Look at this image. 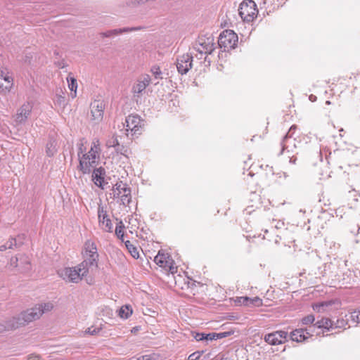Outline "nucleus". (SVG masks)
Here are the masks:
<instances>
[{
	"label": "nucleus",
	"mask_w": 360,
	"mask_h": 360,
	"mask_svg": "<svg viewBox=\"0 0 360 360\" xmlns=\"http://www.w3.org/2000/svg\"><path fill=\"white\" fill-rule=\"evenodd\" d=\"M84 257V261L79 265L58 270L59 276L66 282L77 283L91 269L97 267L98 254L96 245L94 242L87 240L85 243Z\"/></svg>",
	"instance_id": "f257e3e1"
},
{
	"label": "nucleus",
	"mask_w": 360,
	"mask_h": 360,
	"mask_svg": "<svg viewBox=\"0 0 360 360\" xmlns=\"http://www.w3.org/2000/svg\"><path fill=\"white\" fill-rule=\"evenodd\" d=\"M101 152L100 143L98 139H94L91 146L90 150L82 155H79L78 169L82 174H89L91 169L96 166L99 159Z\"/></svg>",
	"instance_id": "f03ea898"
},
{
	"label": "nucleus",
	"mask_w": 360,
	"mask_h": 360,
	"mask_svg": "<svg viewBox=\"0 0 360 360\" xmlns=\"http://www.w3.org/2000/svg\"><path fill=\"white\" fill-rule=\"evenodd\" d=\"M40 311L37 309L36 306L29 309L20 314L18 317H13L12 320L6 323L5 328L6 330H12L18 328L22 325L28 323L32 321L39 319Z\"/></svg>",
	"instance_id": "7ed1b4c3"
},
{
	"label": "nucleus",
	"mask_w": 360,
	"mask_h": 360,
	"mask_svg": "<svg viewBox=\"0 0 360 360\" xmlns=\"http://www.w3.org/2000/svg\"><path fill=\"white\" fill-rule=\"evenodd\" d=\"M193 50L196 52L195 56L198 60L202 59L205 56L204 60L206 61L207 55L214 50V38L212 36L199 37L193 45Z\"/></svg>",
	"instance_id": "20e7f679"
},
{
	"label": "nucleus",
	"mask_w": 360,
	"mask_h": 360,
	"mask_svg": "<svg viewBox=\"0 0 360 360\" xmlns=\"http://www.w3.org/2000/svg\"><path fill=\"white\" fill-rule=\"evenodd\" d=\"M297 129L295 125H292L288 130V133L283 138L281 142V152L279 155H282L283 153H288L289 155L297 153L296 152V149L297 148V144L300 143L299 141H297L294 136V133Z\"/></svg>",
	"instance_id": "39448f33"
},
{
	"label": "nucleus",
	"mask_w": 360,
	"mask_h": 360,
	"mask_svg": "<svg viewBox=\"0 0 360 360\" xmlns=\"http://www.w3.org/2000/svg\"><path fill=\"white\" fill-rule=\"evenodd\" d=\"M238 13L244 22H250L257 16L258 10L252 0L243 1L239 6Z\"/></svg>",
	"instance_id": "423d86ee"
},
{
	"label": "nucleus",
	"mask_w": 360,
	"mask_h": 360,
	"mask_svg": "<svg viewBox=\"0 0 360 360\" xmlns=\"http://www.w3.org/2000/svg\"><path fill=\"white\" fill-rule=\"evenodd\" d=\"M238 42V36L232 30H224L219 35L218 39V44L220 48H223L224 51L234 49Z\"/></svg>",
	"instance_id": "0eeeda50"
},
{
	"label": "nucleus",
	"mask_w": 360,
	"mask_h": 360,
	"mask_svg": "<svg viewBox=\"0 0 360 360\" xmlns=\"http://www.w3.org/2000/svg\"><path fill=\"white\" fill-rule=\"evenodd\" d=\"M126 130L131 135H139L142 132L143 120L137 115H130L125 119Z\"/></svg>",
	"instance_id": "6e6552de"
},
{
	"label": "nucleus",
	"mask_w": 360,
	"mask_h": 360,
	"mask_svg": "<svg viewBox=\"0 0 360 360\" xmlns=\"http://www.w3.org/2000/svg\"><path fill=\"white\" fill-rule=\"evenodd\" d=\"M154 262L160 267L163 268L166 271L174 274L176 271V266L174 265V262L172 258L167 254L160 253L155 257Z\"/></svg>",
	"instance_id": "1a4fd4ad"
},
{
	"label": "nucleus",
	"mask_w": 360,
	"mask_h": 360,
	"mask_svg": "<svg viewBox=\"0 0 360 360\" xmlns=\"http://www.w3.org/2000/svg\"><path fill=\"white\" fill-rule=\"evenodd\" d=\"M13 86V77L12 74L6 68L0 70V92L6 94L9 92Z\"/></svg>",
	"instance_id": "9d476101"
},
{
	"label": "nucleus",
	"mask_w": 360,
	"mask_h": 360,
	"mask_svg": "<svg viewBox=\"0 0 360 360\" xmlns=\"http://www.w3.org/2000/svg\"><path fill=\"white\" fill-rule=\"evenodd\" d=\"M193 58V53H186L177 58L176 68L181 75L186 74L192 68Z\"/></svg>",
	"instance_id": "9b49d317"
},
{
	"label": "nucleus",
	"mask_w": 360,
	"mask_h": 360,
	"mask_svg": "<svg viewBox=\"0 0 360 360\" xmlns=\"http://www.w3.org/2000/svg\"><path fill=\"white\" fill-rule=\"evenodd\" d=\"M98 217L99 226L106 232H112V224L110 219L108 217L106 210L101 205L98 207Z\"/></svg>",
	"instance_id": "f8f14e48"
},
{
	"label": "nucleus",
	"mask_w": 360,
	"mask_h": 360,
	"mask_svg": "<svg viewBox=\"0 0 360 360\" xmlns=\"http://www.w3.org/2000/svg\"><path fill=\"white\" fill-rule=\"evenodd\" d=\"M288 333L283 330L275 331L266 334L264 336V340L271 345H278L283 344L287 339Z\"/></svg>",
	"instance_id": "ddd939ff"
},
{
	"label": "nucleus",
	"mask_w": 360,
	"mask_h": 360,
	"mask_svg": "<svg viewBox=\"0 0 360 360\" xmlns=\"http://www.w3.org/2000/svg\"><path fill=\"white\" fill-rule=\"evenodd\" d=\"M150 83V77L148 75H144L140 77L136 83L132 86L131 91L134 96H139L141 94Z\"/></svg>",
	"instance_id": "4468645a"
},
{
	"label": "nucleus",
	"mask_w": 360,
	"mask_h": 360,
	"mask_svg": "<svg viewBox=\"0 0 360 360\" xmlns=\"http://www.w3.org/2000/svg\"><path fill=\"white\" fill-rule=\"evenodd\" d=\"M32 105L30 103H24L18 110L15 115V122L18 124H23L26 122L30 115Z\"/></svg>",
	"instance_id": "2eb2a0df"
},
{
	"label": "nucleus",
	"mask_w": 360,
	"mask_h": 360,
	"mask_svg": "<svg viewBox=\"0 0 360 360\" xmlns=\"http://www.w3.org/2000/svg\"><path fill=\"white\" fill-rule=\"evenodd\" d=\"M105 105L103 101H94L91 104V113L92 119L96 122H99L103 119Z\"/></svg>",
	"instance_id": "dca6fc26"
},
{
	"label": "nucleus",
	"mask_w": 360,
	"mask_h": 360,
	"mask_svg": "<svg viewBox=\"0 0 360 360\" xmlns=\"http://www.w3.org/2000/svg\"><path fill=\"white\" fill-rule=\"evenodd\" d=\"M105 170L104 168L100 167L98 168L94 169L92 172V180L96 186L101 188V189H104V186L106 182H105Z\"/></svg>",
	"instance_id": "f3484780"
},
{
	"label": "nucleus",
	"mask_w": 360,
	"mask_h": 360,
	"mask_svg": "<svg viewBox=\"0 0 360 360\" xmlns=\"http://www.w3.org/2000/svg\"><path fill=\"white\" fill-rule=\"evenodd\" d=\"M130 189V187H129L126 183L121 181L117 182L112 188L113 198L115 199L119 198L120 197H123L124 194H129V191Z\"/></svg>",
	"instance_id": "a211bd4d"
},
{
	"label": "nucleus",
	"mask_w": 360,
	"mask_h": 360,
	"mask_svg": "<svg viewBox=\"0 0 360 360\" xmlns=\"http://www.w3.org/2000/svg\"><path fill=\"white\" fill-rule=\"evenodd\" d=\"M311 336V335L307 331V329L302 328L296 329L292 331L290 333L291 340L297 342H302Z\"/></svg>",
	"instance_id": "6ab92c4d"
},
{
	"label": "nucleus",
	"mask_w": 360,
	"mask_h": 360,
	"mask_svg": "<svg viewBox=\"0 0 360 360\" xmlns=\"http://www.w3.org/2000/svg\"><path fill=\"white\" fill-rule=\"evenodd\" d=\"M334 304L333 300L323 301L315 303L312 305V309L319 313L325 312L328 310V307Z\"/></svg>",
	"instance_id": "aec40b11"
},
{
	"label": "nucleus",
	"mask_w": 360,
	"mask_h": 360,
	"mask_svg": "<svg viewBox=\"0 0 360 360\" xmlns=\"http://www.w3.org/2000/svg\"><path fill=\"white\" fill-rule=\"evenodd\" d=\"M136 30H138L137 27H124V28H119V29H114V30H108L107 32L101 33V34L104 37H110L113 35H117V34H122L123 32L134 31Z\"/></svg>",
	"instance_id": "412c9836"
},
{
	"label": "nucleus",
	"mask_w": 360,
	"mask_h": 360,
	"mask_svg": "<svg viewBox=\"0 0 360 360\" xmlns=\"http://www.w3.org/2000/svg\"><path fill=\"white\" fill-rule=\"evenodd\" d=\"M19 259L22 262V261L25 262V266H23V269L22 271H24L28 270L30 269V262L27 260V257L23 256V255H21L20 257H12L10 261V265L13 267H18V262Z\"/></svg>",
	"instance_id": "4be33fe9"
},
{
	"label": "nucleus",
	"mask_w": 360,
	"mask_h": 360,
	"mask_svg": "<svg viewBox=\"0 0 360 360\" xmlns=\"http://www.w3.org/2000/svg\"><path fill=\"white\" fill-rule=\"evenodd\" d=\"M314 326H316L318 328H324L330 330V329L333 328V322L328 318H322L316 322Z\"/></svg>",
	"instance_id": "5701e85b"
},
{
	"label": "nucleus",
	"mask_w": 360,
	"mask_h": 360,
	"mask_svg": "<svg viewBox=\"0 0 360 360\" xmlns=\"http://www.w3.org/2000/svg\"><path fill=\"white\" fill-rule=\"evenodd\" d=\"M125 246L131 255L134 258H139V252L136 247H135L129 240H126L124 242Z\"/></svg>",
	"instance_id": "b1692460"
},
{
	"label": "nucleus",
	"mask_w": 360,
	"mask_h": 360,
	"mask_svg": "<svg viewBox=\"0 0 360 360\" xmlns=\"http://www.w3.org/2000/svg\"><path fill=\"white\" fill-rule=\"evenodd\" d=\"M37 309L40 311V316L46 312L50 311L53 308V304L51 302L41 303L36 305Z\"/></svg>",
	"instance_id": "393cba45"
},
{
	"label": "nucleus",
	"mask_w": 360,
	"mask_h": 360,
	"mask_svg": "<svg viewBox=\"0 0 360 360\" xmlns=\"http://www.w3.org/2000/svg\"><path fill=\"white\" fill-rule=\"evenodd\" d=\"M132 314L131 308L128 305L122 306L118 311L119 316L122 319H127Z\"/></svg>",
	"instance_id": "a878e982"
},
{
	"label": "nucleus",
	"mask_w": 360,
	"mask_h": 360,
	"mask_svg": "<svg viewBox=\"0 0 360 360\" xmlns=\"http://www.w3.org/2000/svg\"><path fill=\"white\" fill-rule=\"evenodd\" d=\"M106 146L108 148L113 147V148H116L115 149L116 150H120V143H119L117 136L114 134V135H112V137L108 139V141H106Z\"/></svg>",
	"instance_id": "bb28decb"
},
{
	"label": "nucleus",
	"mask_w": 360,
	"mask_h": 360,
	"mask_svg": "<svg viewBox=\"0 0 360 360\" xmlns=\"http://www.w3.org/2000/svg\"><path fill=\"white\" fill-rule=\"evenodd\" d=\"M124 226L122 221H120L115 227V234L120 240L124 243L125 240L124 239Z\"/></svg>",
	"instance_id": "cd10ccee"
},
{
	"label": "nucleus",
	"mask_w": 360,
	"mask_h": 360,
	"mask_svg": "<svg viewBox=\"0 0 360 360\" xmlns=\"http://www.w3.org/2000/svg\"><path fill=\"white\" fill-rule=\"evenodd\" d=\"M68 87L70 90L72 92L74 91V94H72V97L74 98L76 96V91L77 88V82L76 79L74 77H70V80L68 79Z\"/></svg>",
	"instance_id": "c85d7f7f"
},
{
	"label": "nucleus",
	"mask_w": 360,
	"mask_h": 360,
	"mask_svg": "<svg viewBox=\"0 0 360 360\" xmlns=\"http://www.w3.org/2000/svg\"><path fill=\"white\" fill-rule=\"evenodd\" d=\"M56 152V147L54 146V143L51 141H49L46 143V153L49 157L53 156Z\"/></svg>",
	"instance_id": "c756f323"
},
{
	"label": "nucleus",
	"mask_w": 360,
	"mask_h": 360,
	"mask_svg": "<svg viewBox=\"0 0 360 360\" xmlns=\"http://www.w3.org/2000/svg\"><path fill=\"white\" fill-rule=\"evenodd\" d=\"M131 189L129 191V194L125 193L123 195V197H120L118 199L120 200L121 204H122L124 206L129 205V203L131 201Z\"/></svg>",
	"instance_id": "7c9ffc66"
},
{
	"label": "nucleus",
	"mask_w": 360,
	"mask_h": 360,
	"mask_svg": "<svg viewBox=\"0 0 360 360\" xmlns=\"http://www.w3.org/2000/svg\"><path fill=\"white\" fill-rule=\"evenodd\" d=\"M248 307H260L262 305V300L259 297H255L253 298H250L248 297Z\"/></svg>",
	"instance_id": "2f4dec72"
},
{
	"label": "nucleus",
	"mask_w": 360,
	"mask_h": 360,
	"mask_svg": "<svg viewBox=\"0 0 360 360\" xmlns=\"http://www.w3.org/2000/svg\"><path fill=\"white\" fill-rule=\"evenodd\" d=\"M8 245V249H14L18 248L22 244V242H18V240L15 238H11L6 243Z\"/></svg>",
	"instance_id": "473e14b6"
},
{
	"label": "nucleus",
	"mask_w": 360,
	"mask_h": 360,
	"mask_svg": "<svg viewBox=\"0 0 360 360\" xmlns=\"http://www.w3.org/2000/svg\"><path fill=\"white\" fill-rule=\"evenodd\" d=\"M151 73L154 75L156 79H161L162 71L159 66L154 65L150 69Z\"/></svg>",
	"instance_id": "72a5a7b5"
},
{
	"label": "nucleus",
	"mask_w": 360,
	"mask_h": 360,
	"mask_svg": "<svg viewBox=\"0 0 360 360\" xmlns=\"http://www.w3.org/2000/svg\"><path fill=\"white\" fill-rule=\"evenodd\" d=\"M314 321H315L314 316L312 315V314H309V315L304 317L302 319V323L304 325H308V324H310V323H313Z\"/></svg>",
	"instance_id": "f704fd0d"
},
{
	"label": "nucleus",
	"mask_w": 360,
	"mask_h": 360,
	"mask_svg": "<svg viewBox=\"0 0 360 360\" xmlns=\"http://www.w3.org/2000/svg\"><path fill=\"white\" fill-rule=\"evenodd\" d=\"M236 302L239 305L247 306L248 304V297H236Z\"/></svg>",
	"instance_id": "c9c22d12"
},
{
	"label": "nucleus",
	"mask_w": 360,
	"mask_h": 360,
	"mask_svg": "<svg viewBox=\"0 0 360 360\" xmlns=\"http://www.w3.org/2000/svg\"><path fill=\"white\" fill-rule=\"evenodd\" d=\"M351 319L354 322L360 323V309L351 313Z\"/></svg>",
	"instance_id": "e433bc0d"
},
{
	"label": "nucleus",
	"mask_w": 360,
	"mask_h": 360,
	"mask_svg": "<svg viewBox=\"0 0 360 360\" xmlns=\"http://www.w3.org/2000/svg\"><path fill=\"white\" fill-rule=\"evenodd\" d=\"M203 351L195 352L188 356V360H198L203 354Z\"/></svg>",
	"instance_id": "4c0bfd02"
},
{
	"label": "nucleus",
	"mask_w": 360,
	"mask_h": 360,
	"mask_svg": "<svg viewBox=\"0 0 360 360\" xmlns=\"http://www.w3.org/2000/svg\"><path fill=\"white\" fill-rule=\"evenodd\" d=\"M84 153H87L86 152V147L84 146V143L82 142L79 143L78 144V153H77V156L79 157V155H82Z\"/></svg>",
	"instance_id": "58836bf2"
},
{
	"label": "nucleus",
	"mask_w": 360,
	"mask_h": 360,
	"mask_svg": "<svg viewBox=\"0 0 360 360\" xmlns=\"http://www.w3.org/2000/svg\"><path fill=\"white\" fill-rule=\"evenodd\" d=\"M193 338L197 341H202V340H205V338H206L205 333H195V334L193 335Z\"/></svg>",
	"instance_id": "ea45409f"
},
{
	"label": "nucleus",
	"mask_w": 360,
	"mask_h": 360,
	"mask_svg": "<svg viewBox=\"0 0 360 360\" xmlns=\"http://www.w3.org/2000/svg\"><path fill=\"white\" fill-rule=\"evenodd\" d=\"M116 151L117 153H120V154L124 155L125 158H127V159L128 158L127 155H126L127 150L124 146L120 145V150H116Z\"/></svg>",
	"instance_id": "a19ab883"
},
{
	"label": "nucleus",
	"mask_w": 360,
	"mask_h": 360,
	"mask_svg": "<svg viewBox=\"0 0 360 360\" xmlns=\"http://www.w3.org/2000/svg\"><path fill=\"white\" fill-rule=\"evenodd\" d=\"M136 360H155V359L150 354H146L136 358Z\"/></svg>",
	"instance_id": "79ce46f5"
},
{
	"label": "nucleus",
	"mask_w": 360,
	"mask_h": 360,
	"mask_svg": "<svg viewBox=\"0 0 360 360\" xmlns=\"http://www.w3.org/2000/svg\"><path fill=\"white\" fill-rule=\"evenodd\" d=\"M230 334H231V333H229V332L215 333L217 340L223 338H226V337L229 336Z\"/></svg>",
	"instance_id": "37998d69"
},
{
	"label": "nucleus",
	"mask_w": 360,
	"mask_h": 360,
	"mask_svg": "<svg viewBox=\"0 0 360 360\" xmlns=\"http://www.w3.org/2000/svg\"><path fill=\"white\" fill-rule=\"evenodd\" d=\"M56 103L59 105L63 104L65 103V97L60 95H56Z\"/></svg>",
	"instance_id": "c03bdc74"
},
{
	"label": "nucleus",
	"mask_w": 360,
	"mask_h": 360,
	"mask_svg": "<svg viewBox=\"0 0 360 360\" xmlns=\"http://www.w3.org/2000/svg\"><path fill=\"white\" fill-rule=\"evenodd\" d=\"M205 340H217L215 333H208L205 334Z\"/></svg>",
	"instance_id": "a18cd8bd"
},
{
	"label": "nucleus",
	"mask_w": 360,
	"mask_h": 360,
	"mask_svg": "<svg viewBox=\"0 0 360 360\" xmlns=\"http://www.w3.org/2000/svg\"><path fill=\"white\" fill-rule=\"evenodd\" d=\"M344 325H345V321L344 320H341V321L338 320L337 323H335V328H341Z\"/></svg>",
	"instance_id": "49530a36"
},
{
	"label": "nucleus",
	"mask_w": 360,
	"mask_h": 360,
	"mask_svg": "<svg viewBox=\"0 0 360 360\" xmlns=\"http://www.w3.org/2000/svg\"><path fill=\"white\" fill-rule=\"evenodd\" d=\"M323 154L326 156V159L328 160L327 150L326 149H321L320 150V157H321V161H322V157H323Z\"/></svg>",
	"instance_id": "de8ad7c7"
},
{
	"label": "nucleus",
	"mask_w": 360,
	"mask_h": 360,
	"mask_svg": "<svg viewBox=\"0 0 360 360\" xmlns=\"http://www.w3.org/2000/svg\"><path fill=\"white\" fill-rule=\"evenodd\" d=\"M98 332V330H96V328L92 329L91 328H89L86 330V333L91 334V335H95Z\"/></svg>",
	"instance_id": "09e8293b"
},
{
	"label": "nucleus",
	"mask_w": 360,
	"mask_h": 360,
	"mask_svg": "<svg viewBox=\"0 0 360 360\" xmlns=\"http://www.w3.org/2000/svg\"><path fill=\"white\" fill-rule=\"evenodd\" d=\"M27 360H40V359L39 356L32 354L28 356Z\"/></svg>",
	"instance_id": "8fccbe9b"
},
{
	"label": "nucleus",
	"mask_w": 360,
	"mask_h": 360,
	"mask_svg": "<svg viewBox=\"0 0 360 360\" xmlns=\"http://www.w3.org/2000/svg\"><path fill=\"white\" fill-rule=\"evenodd\" d=\"M288 157L290 158V162L292 163V164H295L296 160H297L296 157H295L294 155H292V156L289 155Z\"/></svg>",
	"instance_id": "3c124183"
},
{
	"label": "nucleus",
	"mask_w": 360,
	"mask_h": 360,
	"mask_svg": "<svg viewBox=\"0 0 360 360\" xmlns=\"http://www.w3.org/2000/svg\"><path fill=\"white\" fill-rule=\"evenodd\" d=\"M8 249V245L6 244L1 245L0 246V251L3 252Z\"/></svg>",
	"instance_id": "603ef678"
},
{
	"label": "nucleus",
	"mask_w": 360,
	"mask_h": 360,
	"mask_svg": "<svg viewBox=\"0 0 360 360\" xmlns=\"http://www.w3.org/2000/svg\"><path fill=\"white\" fill-rule=\"evenodd\" d=\"M284 226V223L283 222H281V221H278L277 222L276 225L275 226V227L276 229H281V226Z\"/></svg>",
	"instance_id": "864d4df0"
},
{
	"label": "nucleus",
	"mask_w": 360,
	"mask_h": 360,
	"mask_svg": "<svg viewBox=\"0 0 360 360\" xmlns=\"http://www.w3.org/2000/svg\"><path fill=\"white\" fill-rule=\"evenodd\" d=\"M309 100L311 101L314 102L316 100V96L313 95V94H311V95L309 96Z\"/></svg>",
	"instance_id": "5fc2aeb1"
},
{
	"label": "nucleus",
	"mask_w": 360,
	"mask_h": 360,
	"mask_svg": "<svg viewBox=\"0 0 360 360\" xmlns=\"http://www.w3.org/2000/svg\"><path fill=\"white\" fill-rule=\"evenodd\" d=\"M282 175L286 179L287 177H288V174L286 173V172H282Z\"/></svg>",
	"instance_id": "6e6d98bb"
},
{
	"label": "nucleus",
	"mask_w": 360,
	"mask_h": 360,
	"mask_svg": "<svg viewBox=\"0 0 360 360\" xmlns=\"http://www.w3.org/2000/svg\"><path fill=\"white\" fill-rule=\"evenodd\" d=\"M326 104H327V105H330V101H327L326 102Z\"/></svg>",
	"instance_id": "4d7b16f0"
}]
</instances>
